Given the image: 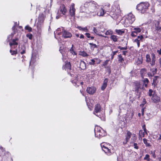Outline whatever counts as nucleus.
Listing matches in <instances>:
<instances>
[{"instance_id": "nucleus-15", "label": "nucleus", "mask_w": 161, "mask_h": 161, "mask_svg": "<svg viewBox=\"0 0 161 161\" xmlns=\"http://www.w3.org/2000/svg\"><path fill=\"white\" fill-rule=\"evenodd\" d=\"M19 40L18 38H16L15 39H13L12 40V42H10L9 45L11 47L13 45L17 46L18 45V43L17 42Z\"/></svg>"}, {"instance_id": "nucleus-23", "label": "nucleus", "mask_w": 161, "mask_h": 161, "mask_svg": "<svg viewBox=\"0 0 161 161\" xmlns=\"http://www.w3.org/2000/svg\"><path fill=\"white\" fill-rule=\"evenodd\" d=\"M89 44L90 45V48L91 50H93L95 48H97V46L95 44L90 43Z\"/></svg>"}, {"instance_id": "nucleus-46", "label": "nucleus", "mask_w": 161, "mask_h": 161, "mask_svg": "<svg viewBox=\"0 0 161 161\" xmlns=\"http://www.w3.org/2000/svg\"><path fill=\"white\" fill-rule=\"evenodd\" d=\"M144 159L149 161L150 160L149 155L148 154H146L144 158Z\"/></svg>"}, {"instance_id": "nucleus-64", "label": "nucleus", "mask_w": 161, "mask_h": 161, "mask_svg": "<svg viewBox=\"0 0 161 161\" xmlns=\"http://www.w3.org/2000/svg\"><path fill=\"white\" fill-rule=\"evenodd\" d=\"M142 128L143 129V130L144 131H146V127H145V125H144L143 126H142Z\"/></svg>"}, {"instance_id": "nucleus-59", "label": "nucleus", "mask_w": 161, "mask_h": 161, "mask_svg": "<svg viewBox=\"0 0 161 161\" xmlns=\"http://www.w3.org/2000/svg\"><path fill=\"white\" fill-rule=\"evenodd\" d=\"M156 3H158L159 5H160L161 4V0H157Z\"/></svg>"}, {"instance_id": "nucleus-40", "label": "nucleus", "mask_w": 161, "mask_h": 161, "mask_svg": "<svg viewBox=\"0 0 161 161\" xmlns=\"http://www.w3.org/2000/svg\"><path fill=\"white\" fill-rule=\"evenodd\" d=\"M137 33L134 31H132L131 32V36L132 37H135L137 36Z\"/></svg>"}, {"instance_id": "nucleus-27", "label": "nucleus", "mask_w": 161, "mask_h": 161, "mask_svg": "<svg viewBox=\"0 0 161 161\" xmlns=\"http://www.w3.org/2000/svg\"><path fill=\"white\" fill-rule=\"evenodd\" d=\"M15 34V31H14L13 33H12L10 35H9L7 38L8 42H9L10 40H11L13 37L14 35Z\"/></svg>"}, {"instance_id": "nucleus-37", "label": "nucleus", "mask_w": 161, "mask_h": 161, "mask_svg": "<svg viewBox=\"0 0 161 161\" xmlns=\"http://www.w3.org/2000/svg\"><path fill=\"white\" fill-rule=\"evenodd\" d=\"M154 91H153L152 89H150L149 90L148 94L149 96L151 97V96H153V93Z\"/></svg>"}, {"instance_id": "nucleus-41", "label": "nucleus", "mask_w": 161, "mask_h": 161, "mask_svg": "<svg viewBox=\"0 0 161 161\" xmlns=\"http://www.w3.org/2000/svg\"><path fill=\"white\" fill-rule=\"evenodd\" d=\"M146 61L147 62H149L151 61L150 56L149 55L147 54L146 56Z\"/></svg>"}, {"instance_id": "nucleus-51", "label": "nucleus", "mask_w": 161, "mask_h": 161, "mask_svg": "<svg viewBox=\"0 0 161 161\" xmlns=\"http://www.w3.org/2000/svg\"><path fill=\"white\" fill-rule=\"evenodd\" d=\"M61 1H64L65 3H69L71 0H60Z\"/></svg>"}, {"instance_id": "nucleus-33", "label": "nucleus", "mask_w": 161, "mask_h": 161, "mask_svg": "<svg viewBox=\"0 0 161 161\" xmlns=\"http://www.w3.org/2000/svg\"><path fill=\"white\" fill-rule=\"evenodd\" d=\"M107 81H104L101 87L102 90H104L105 89L107 86Z\"/></svg>"}, {"instance_id": "nucleus-9", "label": "nucleus", "mask_w": 161, "mask_h": 161, "mask_svg": "<svg viewBox=\"0 0 161 161\" xmlns=\"http://www.w3.org/2000/svg\"><path fill=\"white\" fill-rule=\"evenodd\" d=\"M69 13L71 17H75V4L72 3L69 9Z\"/></svg>"}, {"instance_id": "nucleus-55", "label": "nucleus", "mask_w": 161, "mask_h": 161, "mask_svg": "<svg viewBox=\"0 0 161 161\" xmlns=\"http://www.w3.org/2000/svg\"><path fill=\"white\" fill-rule=\"evenodd\" d=\"M148 81H142V82H144V84H145V86L146 87L147 86V85Z\"/></svg>"}, {"instance_id": "nucleus-60", "label": "nucleus", "mask_w": 161, "mask_h": 161, "mask_svg": "<svg viewBox=\"0 0 161 161\" xmlns=\"http://www.w3.org/2000/svg\"><path fill=\"white\" fill-rule=\"evenodd\" d=\"M158 76H156L153 77V80H156L157 79V78H158Z\"/></svg>"}, {"instance_id": "nucleus-5", "label": "nucleus", "mask_w": 161, "mask_h": 161, "mask_svg": "<svg viewBox=\"0 0 161 161\" xmlns=\"http://www.w3.org/2000/svg\"><path fill=\"white\" fill-rule=\"evenodd\" d=\"M134 16L131 13H129L126 16L125 19V22L128 25L132 24L135 20Z\"/></svg>"}, {"instance_id": "nucleus-56", "label": "nucleus", "mask_w": 161, "mask_h": 161, "mask_svg": "<svg viewBox=\"0 0 161 161\" xmlns=\"http://www.w3.org/2000/svg\"><path fill=\"white\" fill-rule=\"evenodd\" d=\"M128 141H127V140L125 139L124 141L123 142V144L125 145L127 143Z\"/></svg>"}, {"instance_id": "nucleus-42", "label": "nucleus", "mask_w": 161, "mask_h": 161, "mask_svg": "<svg viewBox=\"0 0 161 161\" xmlns=\"http://www.w3.org/2000/svg\"><path fill=\"white\" fill-rule=\"evenodd\" d=\"M109 61V60H106L103 64V66H104L105 68H106V66L107 65L108 63V62Z\"/></svg>"}, {"instance_id": "nucleus-39", "label": "nucleus", "mask_w": 161, "mask_h": 161, "mask_svg": "<svg viewBox=\"0 0 161 161\" xmlns=\"http://www.w3.org/2000/svg\"><path fill=\"white\" fill-rule=\"evenodd\" d=\"M73 45H72V47L70 49V51L71 52V53L73 54L76 55V53L75 52V51L74 50L73 47Z\"/></svg>"}, {"instance_id": "nucleus-58", "label": "nucleus", "mask_w": 161, "mask_h": 161, "mask_svg": "<svg viewBox=\"0 0 161 161\" xmlns=\"http://www.w3.org/2000/svg\"><path fill=\"white\" fill-rule=\"evenodd\" d=\"M142 130H139V136H142Z\"/></svg>"}, {"instance_id": "nucleus-8", "label": "nucleus", "mask_w": 161, "mask_h": 161, "mask_svg": "<svg viewBox=\"0 0 161 161\" xmlns=\"http://www.w3.org/2000/svg\"><path fill=\"white\" fill-rule=\"evenodd\" d=\"M96 15H97L99 16H103L105 14H106V11L102 8H100V7L98 8V10H97V12H96Z\"/></svg>"}, {"instance_id": "nucleus-20", "label": "nucleus", "mask_w": 161, "mask_h": 161, "mask_svg": "<svg viewBox=\"0 0 161 161\" xmlns=\"http://www.w3.org/2000/svg\"><path fill=\"white\" fill-rule=\"evenodd\" d=\"M103 150L105 153L107 154L108 155H110L111 154V150L107 147H105L104 149Z\"/></svg>"}, {"instance_id": "nucleus-28", "label": "nucleus", "mask_w": 161, "mask_h": 161, "mask_svg": "<svg viewBox=\"0 0 161 161\" xmlns=\"http://www.w3.org/2000/svg\"><path fill=\"white\" fill-rule=\"evenodd\" d=\"M25 47L24 46H22L21 49L19 50L20 53L22 54L25 53Z\"/></svg>"}, {"instance_id": "nucleus-24", "label": "nucleus", "mask_w": 161, "mask_h": 161, "mask_svg": "<svg viewBox=\"0 0 161 161\" xmlns=\"http://www.w3.org/2000/svg\"><path fill=\"white\" fill-rule=\"evenodd\" d=\"M146 73V69H142L141 70L140 73L142 77L143 78L144 75Z\"/></svg>"}, {"instance_id": "nucleus-32", "label": "nucleus", "mask_w": 161, "mask_h": 161, "mask_svg": "<svg viewBox=\"0 0 161 161\" xmlns=\"http://www.w3.org/2000/svg\"><path fill=\"white\" fill-rule=\"evenodd\" d=\"M44 20V18L43 14H40L38 17V21L42 22Z\"/></svg>"}, {"instance_id": "nucleus-38", "label": "nucleus", "mask_w": 161, "mask_h": 161, "mask_svg": "<svg viewBox=\"0 0 161 161\" xmlns=\"http://www.w3.org/2000/svg\"><path fill=\"white\" fill-rule=\"evenodd\" d=\"M143 140L144 143L147 146L149 147L151 146L149 143H148L147 142V140L146 139L144 138L143 139Z\"/></svg>"}, {"instance_id": "nucleus-49", "label": "nucleus", "mask_w": 161, "mask_h": 161, "mask_svg": "<svg viewBox=\"0 0 161 161\" xmlns=\"http://www.w3.org/2000/svg\"><path fill=\"white\" fill-rule=\"evenodd\" d=\"M91 61V62H90L89 64L91 65H94L95 64V60L93 59H92Z\"/></svg>"}, {"instance_id": "nucleus-63", "label": "nucleus", "mask_w": 161, "mask_h": 161, "mask_svg": "<svg viewBox=\"0 0 161 161\" xmlns=\"http://www.w3.org/2000/svg\"><path fill=\"white\" fill-rule=\"evenodd\" d=\"M101 146L103 150V149H104L105 147H106L104 145H102V144H101Z\"/></svg>"}, {"instance_id": "nucleus-10", "label": "nucleus", "mask_w": 161, "mask_h": 161, "mask_svg": "<svg viewBox=\"0 0 161 161\" xmlns=\"http://www.w3.org/2000/svg\"><path fill=\"white\" fill-rule=\"evenodd\" d=\"M144 82H140L139 81H136L135 82L136 91H138L139 89L142 87Z\"/></svg>"}, {"instance_id": "nucleus-36", "label": "nucleus", "mask_w": 161, "mask_h": 161, "mask_svg": "<svg viewBox=\"0 0 161 161\" xmlns=\"http://www.w3.org/2000/svg\"><path fill=\"white\" fill-rule=\"evenodd\" d=\"M25 30H28L29 32H31L32 31V28L29 25L26 26L25 27Z\"/></svg>"}, {"instance_id": "nucleus-12", "label": "nucleus", "mask_w": 161, "mask_h": 161, "mask_svg": "<svg viewBox=\"0 0 161 161\" xmlns=\"http://www.w3.org/2000/svg\"><path fill=\"white\" fill-rule=\"evenodd\" d=\"M96 88L93 86L89 87L87 88L86 91L90 94H93L96 91Z\"/></svg>"}, {"instance_id": "nucleus-3", "label": "nucleus", "mask_w": 161, "mask_h": 161, "mask_svg": "<svg viewBox=\"0 0 161 161\" xmlns=\"http://www.w3.org/2000/svg\"><path fill=\"white\" fill-rule=\"evenodd\" d=\"M149 6L150 4L148 2L142 3L137 5L136 8L141 13H143L148 9Z\"/></svg>"}, {"instance_id": "nucleus-17", "label": "nucleus", "mask_w": 161, "mask_h": 161, "mask_svg": "<svg viewBox=\"0 0 161 161\" xmlns=\"http://www.w3.org/2000/svg\"><path fill=\"white\" fill-rule=\"evenodd\" d=\"M64 66V68L65 70H67V71L68 70H70L71 69V65L70 62H66Z\"/></svg>"}, {"instance_id": "nucleus-6", "label": "nucleus", "mask_w": 161, "mask_h": 161, "mask_svg": "<svg viewBox=\"0 0 161 161\" xmlns=\"http://www.w3.org/2000/svg\"><path fill=\"white\" fill-rule=\"evenodd\" d=\"M152 100L153 103H157L160 101V98L158 96L156 93L155 91H154L152 97Z\"/></svg>"}, {"instance_id": "nucleus-4", "label": "nucleus", "mask_w": 161, "mask_h": 161, "mask_svg": "<svg viewBox=\"0 0 161 161\" xmlns=\"http://www.w3.org/2000/svg\"><path fill=\"white\" fill-rule=\"evenodd\" d=\"M115 11H111L109 13V15L114 19H116L120 14V8L119 5L117 4L114 6Z\"/></svg>"}, {"instance_id": "nucleus-14", "label": "nucleus", "mask_w": 161, "mask_h": 161, "mask_svg": "<svg viewBox=\"0 0 161 161\" xmlns=\"http://www.w3.org/2000/svg\"><path fill=\"white\" fill-rule=\"evenodd\" d=\"M143 39V36L142 35L139 36H137V38L135 39L134 42H136L137 45L138 47H139L140 45V40L142 41Z\"/></svg>"}, {"instance_id": "nucleus-30", "label": "nucleus", "mask_w": 161, "mask_h": 161, "mask_svg": "<svg viewBox=\"0 0 161 161\" xmlns=\"http://www.w3.org/2000/svg\"><path fill=\"white\" fill-rule=\"evenodd\" d=\"M110 38L114 42H117L118 41V38L117 36L114 35H112L110 37Z\"/></svg>"}, {"instance_id": "nucleus-44", "label": "nucleus", "mask_w": 161, "mask_h": 161, "mask_svg": "<svg viewBox=\"0 0 161 161\" xmlns=\"http://www.w3.org/2000/svg\"><path fill=\"white\" fill-rule=\"evenodd\" d=\"M136 136L135 135H134L133 136H132V138L131 139V142H135L136 141Z\"/></svg>"}, {"instance_id": "nucleus-52", "label": "nucleus", "mask_w": 161, "mask_h": 161, "mask_svg": "<svg viewBox=\"0 0 161 161\" xmlns=\"http://www.w3.org/2000/svg\"><path fill=\"white\" fill-rule=\"evenodd\" d=\"M82 31H85V32H87L88 31V30L87 27H85L82 28Z\"/></svg>"}, {"instance_id": "nucleus-45", "label": "nucleus", "mask_w": 161, "mask_h": 161, "mask_svg": "<svg viewBox=\"0 0 161 161\" xmlns=\"http://www.w3.org/2000/svg\"><path fill=\"white\" fill-rule=\"evenodd\" d=\"M80 55L83 57H87L88 56V55L85 52H81Z\"/></svg>"}, {"instance_id": "nucleus-47", "label": "nucleus", "mask_w": 161, "mask_h": 161, "mask_svg": "<svg viewBox=\"0 0 161 161\" xmlns=\"http://www.w3.org/2000/svg\"><path fill=\"white\" fill-rule=\"evenodd\" d=\"M112 34V32L111 31H108L105 33V35H109L110 34Z\"/></svg>"}, {"instance_id": "nucleus-35", "label": "nucleus", "mask_w": 161, "mask_h": 161, "mask_svg": "<svg viewBox=\"0 0 161 161\" xmlns=\"http://www.w3.org/2000/svg\"><path fill=\"white\" fill-rule=\"evenodd\" d=\"M118 52V51H113V54H111V59L112 60L114 58V56Z\"/></svg>"}, {"instance_id": "nucleus-34", "label": "nucleus", "mask_w": 161, "mask_h": 161, "mask_svg": "<svg viewBox=\"0 0 161 161\" xmlns=\"http://www.w3.org/2000/svg\"><path fill=\"white\" fill-rule=\"evenodd\" d=\"M134 30H135V31H135L137 33H139L141 32L142 30L141 28L138 27L135 28L134 29Z\"/></svg>"}, {"instance_id": "nucleus-7", "label": "nucleus", "mask_w": 161, "mask_h": 161, "mask_svg": "<svg viewBox=\"0 0 161 161\" xmlns=\"http://www.w3.org/2000/svg\"><path fill=\"white\" fill-rule=\"evenodd\" d=\"M159 21H157V23L156 24L155 26V29L156 31V36L159 38H161V27L159 26Z\"/></svg>"}, {"instance_id": "nucleus-61", "label": "nucleus", "mask_w": 161, "mask_h": 161, "mask_svg": "<svg viewBox=\"0 0 161 161\" xmlns=\"http://www.w3.org/2000/svg\"><path fill=\"white\" fill-rule=\"evenodd\" d=\"M122 52H123V54L125 56L126 55V53H127L128 52L127 51H123Z\"/></svg>"}, {"instance_id": "nucleus-54", "label": "nucleus", "mask_w": 161, "mask_h": 161, "mask_svg": "<svg viewBox=\"0 0 161 161\" xmlns=\"http://www.w3.org/2000/svg\"><path fill=\"white\" fill-rule=\"evenodd\" d=\"M86 35V36L88 38H89L90 37V34L89 33H86L85 34Z\"/></svg>"}, {"instance_id": "nucleus-11", "label": "nucleus", "mask_w": 161, "mask_h": 161, "mask_svg": "<svg viewBox=\"0 0 161 161\" xmlns=\"http://www.w3.org/2000/svg\"><path fill=\"white\" fill-rule=\"evenodd\" d=\"M62 29L63 32V36L65 38H68L71 37L72 35L71 33L68 32V31L65 30L63 29V28Z\"/></svg>"}, {"instance_id": "nucleus-26", "label": "nucleus", "mask_w": 161, "mask_h": 161, "mask_svg": "<svg viewBox=\"0 0 161 161\" xmlns=\"http://www.w3.org/2000/svg\"><path fill=\"white\" fill-rule=\"evenodd\" d=\"M153 74H151V73H147V75H148V76H149V77H150V76L151 77H153V75L156 73L157 72V69H153Z\"/></svg>"}, {"instance_id": "nucleus-25", "label": "nucleus", "mask_w": 161, "mask_h": 161, "mask_svg": "<svg viewBox=\"0 0 161 161\" xmlns=\"http://www.w3.org/2000/svg\"><path fill=\"white\" fill-rule=\"evenodd\" d=\"M152 61L151 63V64L152 65H154L155 64V55L154 54H152Z\"/></svg>"}, {"instance_id": "nucleus-62", "label": "nucleus", "mask_w": 161, "mask_h": 161, "mask_svg": "<svg viewBox=\"0 0 161 161\" xmlns=\"http://www.w3.org/2000/svg\"><path fill=\"white\" fill-rule=\"evenodd\" d=\"M142 137H144V136L145 135V134H147V133L146 131H144V132H142Z\"/></svg>"}, {"instance_id": "nucleus-19", "label": "nucleus", "mask_w": 161, "mask_h": 161, "mask_svg": "<svg viewBox=\"0 0 161 161\" xmlns=\"http://www.w3.org/2000/svg\"><path fill=\"white\" fill-rule=\"evenodd\" d=\"M80 68L81 69H85L86 68V64L82 60H81L80 64Z\"/></svg>"}, {"instance_id": "nucleus-13", "label": "nucleus", "mask_w": 161, "mask_h": 161, "mask_svg": "<svg viewBox=\"0 0 161 161\" xmlns=\"http://www.w3.org/2000/svg\"><path fill=\"white\" fill-rule=\"evenodd\" d=\"M101 111V106L99 104H97L95 106V109L94 111V114H95L97 116L100 117L98 116L96 114L97 113L100 112Z\"/></svg>"}, {"instance_id": "nucleus-53", "label": "nucleus", "mask_w": 161, "mask_h": 161, "mask_svg": "<svg viewBox=\"0 0 161 161\" xmlns=\"http://www.w3.org/2000/svg\"><path fill=\"white\" fill-rule=\"evenodd\" d=\"M156 81H153V82L152 83V86H153L154 87H155V86L157 85Z\"/></svg>"}, {"instance_id": "nucleus-31", "label": "nucleus", "mask_w": 161, "mask_h": 161, "mask_svg": "<svg viewBox=\"0 0 161 161\" xmlns=\"http://www.w3.org/2000/svg\"><path fill=\"white\" fill-rule=\"evenodd\" d=\"M116 32L119 35H121L125 33L124 31L121 30L116 29L115 30Z\"/></svg>"}, {"instance_id": "nucleus-1", "label": "nucleus", "mask_w": 161, "mask_h": 161, "mask_svg": "<svg viewBox=\"0 0 161 161\" xmlns=\"http://www.w3.org/2000/svg\"><path fill=\"white\" fill-rule=\"evenodd\" d=\"M85 7H88V13L91 15L95 16L96 15V12L98 10L99 5L95 2H86L85 4Z\"/></svg>"}, {"instance_id": "nucleus-2", "label": "nucleus", "mask_w": 161, "mask_h": 161, "mask_svg": "<svg viewBox=\"0 0 161 161\" xmlns=\"http://www.w3.org/2000/svg\"><path fill=\"white\" fill-rule=\"evenodd\" d=\"M94 132L95 136L98 137L99 138L105 136L106 135V131L102 128L98 126H95Z\"/></svg>"}, {"instance_id": "nucleus-50", "label": "nucleus", "mask_w": 161, "mask_h": 161, "mask_svg": "<svg viewBox=\"0 0 161 161\" xmlns=\"http://www.w3.org/2000/svg\"><path fill=\"white\" fill-rule=\"evenodd\" d=\"M133 146L134 147V148L136 149H138V147L137 146V144L136 143H134L133 144Z\"/></svg>"}, {"instance_id": "nucleus-22", "label": "nucleus", "mask_w": 161, "mask_h": 161, "mask_svg": "<svg viewBox=\"0 0 161 161\" xmlns=\"http://www.w3.org/2000/svg\"><path fill=\"white\" fill-rule=\"evenodd\" d=\"M72 82L75 86H76V85L77 86H79L80 85H82L83 84V82H80V81H72Z\"/></svg>"}, {"instance_id": "nucleus-16", "label": "nucleus", "mask_w": 161, "mask_h": 161, "mask_svg": "<svg viewBox=\"0 0 161 161\" xmlns=\"http://www.w3.org/2000/svg\"><path fill=\"white\" fill-rule=\"evenodd\" d=\"M60 11L64 15L66 13L67 9L65 6L64 4L62 5L60 7Z\"/></svg>"}, {"instance_id": "nucleus-57", "label": "nucleus", "mask_w": 161, "mask_h": 161, "mask_svg": "<svg viewBox=\"0 0 161 161\" xmlns=\"http://www.w3.org/2000/svg\"><path fill=\"white\" fill-rule=\"evenodd\" d=\"M157 52L159 54H161V49H160V50H158L157 51Z\"/></svg>"}, {"instance_id": "nucleus-18", "label": "nucleus", "mask_w": 161, "mask_h": 161, "mask_svg": "<svg viewBox=\"0 0 161 161\" xmlns=\"http://www.w3.org/2000/svg\"><path fill=\"white\" fill-rule=\"evenodd\" d=\"M110 4L109 3H107L103 7V9L105 10L106 12L107 13V14H109L108 13H109V7H110Z\"/></svg>"}, {"instance_id": "nucleus-43", "label": "nucleus", "mask_w": 161, "mask_h": 161, "mask_svg": "<svg viewBox=\"0 0 161 161\" xmlns=\"http://www.w3.org/2000/svg\"><path fill=\"white\" fill-rule=\"evenodd\" d=\"M118 48L120 49V50H126L127 49V47L126 46L125 47H123L120 46H119Z\"/></svg>"}, {"instance_id": "nucleus-48", "label": "nucleus", "mask_w": 161, "mask_h": 161, "mask_svg": "<svg viewBox=\"0 0 161 161\" xmlns=\"http://www.w3.org/2000/svg\"><path fill=\"white\" fill-rule=\"evenodd\" d=\"M26 36L30 39H32V34H27L26 35Z\"/></svg>"}, {"instance_id": "nucleus-21", "label": "nucleus", "mask_w": 161, "mask_h": 161, "mask_svg": "<svg viewBox=\"0 0 161 161\" xmlns=\"http://www.w3.org/2000/svg\"><path fill=\"white\" fill-rule=\"evenodd\" d=\"M118 61L119 63H123L124 61V59L121 54H120L118 56Z\"/></svg>"}, {"instance_id": "nucleus-29", "label": "nucleus", "mask_w": 161, "mask_h": 161, "mask_svg": "<svg viewBox=\"0 0 161 161\" xmlns=\"http://www.w3.org/2000/svg\"><path fill=\"white\" fill-rule=\"evenodd\" d=\"M131 135V133L129 131H127L126 136L125 139H126L127 141H129L130 137Z\"/></svg>"}]
</instances>
